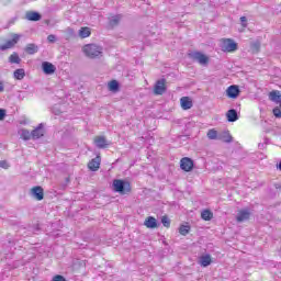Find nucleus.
<instances>
[{
  "instance_id": "16",
  "label": "nucleus",
  "mask_w": 281,
  "mask_h": 281,
  "mask_svg": "<svg viewBox=\"0 0 281 281\" xmlns=\"http://www.w3.org/2000/svg\"><path fill=\"white\" fill-rule=\"evenodd\" d=\"M180 104L183 111H188L192 106V99H190V97H182L180 99Z\"/></svg>"
},
{
  "instance_id": "29",
  "label": "nucleus",
  "mask_w": 281,
  "mask_h": 281,
  "mask_svg": "<svg viewBox=\"0 0 281 281\" xmlns=\"http://www.w3.org/2000/svg\"><path fill=\"white\" fill-rule=\"evenodd\" d=\"M26 54H36V52H38V46L34 45V44H29L25 48Z\"/></svg>"
},
{
  "instance_id": "33",
  "label": "nucleus",
  "mask_w": 281,
  "mask_h": 281,
  "mask_svg": "<svg viewBox=\"0 0 281 281\" xmlns=\"http://www.w3.org/2000/svg\"><path fill=\"white\" fill-rule=\"evenodd\" d=\"M161 223H162L164 227H170V218L164 216L161 218Z\"/></svg>"
},
{
  "instance_id": "6",
  "label": "nucleus",
  "mask_w": 281,
  "mask_h": 281,
  "mask_svg": "<svg viewBox=\"0 0 281 281\" xmlns=\"http://www.w3.org/2000/svg\"><path fill=\"white\" fill-rule=\"evenodd\" d=\"M154 93L156 95H164L166 93V79H160L156 82Z\"/></svg>"
},
{
  "instance_id": "26",
  "label": "nucleus",
  "mask_w": 281,
  "mask_h": 281,
  "mask_svg": "<svg viewBox=\"0 0 281 281\" xmlns=\"http://www.w3.org/2000/svg\"><path fill=\"white\" fill-rule=\"evenodd\" d=\"M15 80H23L25 78V69L20 68L13 72Z\"/></svg>"
},
{
  "instance_id": "40",
  "label": "nucleus",
  "mask_w": 281,
  "mask_h": 281,
  "mask_svg": "<svg viewBox=\"0 0 281 281\" xmlns=\"http://www.w3.org/2000/svg\"><path fill=\"white\" fill-rule=\"evenodd\" d=\"M277 168H278L279 170H281V160H280L279 164L277 165Z\"/></svg>"
},
{
  "instance_id": "32",
  "label": "nucleus",
  "mask_w": 281,
  "mask_h": 281,
  "mask_svg": "<svg viewBox=\"0 0 281 281\" xmlns=\"http://www.w3.org/2000/svg\"><path fill=\"white\" fill-rule=\"evenodd\" d=\"M122 20V15H114L110 18V25H117Z\"/></svg>"
},
{
  "instance_id": "25",
  "label": "nucleus",
  "mask_w": 281,
  "mask_h": 281,
  "mask_svg": "<svg viewBox=\"0 0 281 281\" xmlns=\"http://www.w3.org/2000/svg\"><path fill=\"white\" fill-rule=\"evenodd\" d=\"M9 63H11V65H20L21 64V57H19L18 53H13L9 57Z\"/></svg>"
},
{
  "instance_id": "5",
  "label": "nucleus",
  "mask_w": 281,
  "mask_h": 281,
  "mask_svg": "<svg viewBox=\"0 0 281 281\" xmlns=\"http://www.w3.org/2000/svg\"><path fill=\"white\" fill-rule=\"evenodd\" d=\"M190 58H192V60H196V63H199L200 65H207V63L210 61V58H207V56L203 53H199V52H193L189 54Z\"/></svg>"
},
{
  "instance_id": "15",
  "label": "nucleus",
  "mask_w": 281,
  "mask_h": 281,
  "mask_svg": "<svg viewBox=\"0 0 281 281\" xmlns=\"http://www.w3.org/2000/svg\"><path fill=\"white\" fill-rule=\"evenodd\" d=\"M269 100H271V102H276V104H279V106H281V94L280 91L278 90H273L269 93Z\"/></svg>"
},
{
  "instance_id": "9",
  "label": "nucleus",
  "mask_w": 281,
  "mask_h": 281,
  "mask_svg": "<svg viewBox=\"0 0 281 281\" xmlns=\"http://www.w3.org/2000/svg\"><path fill=\"white\" fill-rule=\"evenodd\" d=\"M226 95L227 98H232L233 100H236L238 95H240V89L238 86H231L226 89Z\"/></svg>"
},
{
  "instance_id": "35",
  "label": "nucleus",
  "mask_w": 281,
  "mask_h": 281,
  "mask_svg": "<svg viewBox=\"0 0 281 281\" xmlns=\"http://www.w3.org/2000/svg\"><path fill=\"white\" fill-rule=\"evenodd\" d=\"M0 168H3L4 170H8V168H10V164H8V161H5V160H1L0 161Z\"/></svg>"
},
{
  "instance_id": "20",
  "label": "nucleus",
  "mask_w": 281,
  "mask_h": 281,
  "mask_svg": "<svg viewBox=\"0 0 281 281\" xmlns=\"http://www.w3.org/2000/svg\"><path fill=\"white\" fill-rule=\"evenodd\" d=\"M220 142H225L226 144H231L232 142V134L229 132H222L218 134Z\"/></svg>"
},
{
  "instance_id": "39",
  "label": "nucleus",
  "mask_w": 281,
  "mask_h": 281,
  "mask_svg": "<svg viewBox=\"0 0 281 281\" xmlns=\"http://www.w3.org/2000/svg\"><path fill=\"white\" fill-rule=\"evenodd\" d=\"M3 92V82L0 81V93Z\"/></svg>"
},
{
  "instance_id": "42",
  "label": "nucleus",
  "mask_w": 281,
  "mask_h": 281,
  "mask_svg": "<svg viewBox=\"0 0 281 281\" xmlns=\"http://www.w3.org/2000/svg\"><path fill=\"white\" fill-rule=\"evenodd\" d=\"M54 113H55L56 115H58V112H55V110H54Z\"/></svg>"
},
{
  "instance_id": "11",
  "label": "nucleus",
  "mask_w": 281,
  "mask_h": 281,
  "mask_svg": "<svg viewBox=\"0 0 281 281\" xmlns=\"http://www.w3.org/2000/svg\"><path fill=\"white\" fill-rule=\"evenodd\" d=\"M32 139H41L43 135H45V128L43 127V123H41L37 127H35L32 132Z\"/></svg>"
},
{
  "instance_id": "37",
  "label": "nucleus",
  "mask_w": 281,
  "mask_h": 281,
  "mask_svg": "<svg viewBox=\"0 0 281 281\" xmlns=\"http://www.w3.org/2000/svg\"><path fill=\"white\" fill-rule=\"evenodd\" d=\"M240 23L244 27H247V18L246 16H241L240 18Z\"/></svg>"
},
{
  "instance_id": "28",
  "label": "nucleus",
  "mask_w": 281,
  "mask_h": 281,
  "mask_svg": "<svg viewBox=\"0 0 281 281\" xmlns=\"http://www.w3.org/2000/svg\"><path fill=\"white\" fill-rule=\"evenodd\" d=\"M108 89L109 91H117V89H120V83L117 82V80H112L109 82Z\"/></svg>"
},
{
  "instance_id": "19",
  "label": "nucleus",
  "mask_w": 281,
  "mask_h": 281,
  "mask_svg": "<svg viewBox=\"0 0 281 281\" xmlns=\"http://www.w3.org/2000/svg\"><path fill=\"white\" fill-rule=\"evenodd\" d=\"M27 21H41V13L36 11H29L26 12Z\"/></svg>"
},
{
  "instance_id": "34",
  "label": "nucleus",
  "mask_w": 281,
  "mask_h": 281,
  "mask_svg": "<svg viewBox=\"0 0 281 281\" xmlns=\"http://www.w3.org/2000/svg\"><path fill=\"white\" fill-rule=\"evenodd\" d=\"M272 113H273L274 117H281V110H280V108H274L272 110Z\"/></svg>"
},
{
  "instance_id": "4",
  "label": "nucleus",
  "mask_w": 281,
  "mask_h": 281,
  "mask_svg": "<svg viewBox=\"0 0 281 281\" xmlns=\"http://www.w3.org/2000/svg\"><path fill=\"white\" fill-rule=\"evenodd\" d=\"M21 35L12 34V38L7 41L5 44L0 46V52H5V49H12L19 43Z\"/></svg>"
},
{
  "instance_id": "2",
  "label": "nucleus",
  "mask_w": 281,
  "mask_h": 281,
  "mask_svg": "<svg viewBox=\"0 0 281 281\" xmlns=\"http://www.w3.org/2000/svg\"><path fill=\"white\" fill-rule=\"evenodd\" d=\"M220 47L227 54H234V52L238 50V43L232 38H222L220 40Z\"/></svg>"
},
{
  "instance_id": "31",
  "label": "nucleus",
  "mask_w": 281,
  "mask_h": 281,
  "mask_svg": "<svg viewBox=\"0 0 281 281\" xmlns=\"http://www.w3.org/2000/svg\"><path fill=\"white\" fill-rule=\"evenodd\" d=\"M209 139H218V132L216 130H210L206 134Z\"/></svg>"
},
{
  "instance_id": "8",
  "label": "nucleus",
  "mask_w": 281,
  "mask_h": 281,
  "mask_svg": "<svg viewBox=\"0 0 281 281\" xmlns=\"http://www.w3.org/2000/svg\"><path fill=\"white\" fill-rule=\"evenodd\" d=\"M180 167L182 170H184V172H190V170L194 168V162H192V159L186 157L180 160Z\"/></svg>"
},
{
  "instance_id": "38",
  "label": "nucleus",
  "mask_w": 281,
  "mask_h": 281,
  "mask_svg": "<svg viewBox=\"0 0 281 281\" xmlns=\"http://www.w3.org/2000/svg\"><path fill=\"white\" fill-rule=\"evenodd\" d=\"M5 119V110L0 109V122Z\"/></svg>"
},
{
  "instance_id": "41",
  "label": "nucleus",
  "mask_w": 281,
  "mask_h": 281,
  "mask_svg": "<svg viewBox=\"0 0 281 281\" xmlns=\"http://www.w3.org/2000/svg\"><path fill=\"white\" fill-rule=\"evenodd\" d=\"M259 148H265V144H259Z\"/></svg>"
},
{
  "instance_id": "18",
  "label": "nucleus",
  "mask_w": 281,
  "mask_h": 281,
  "mask_svg": "<svg viewBox=\"0 0 281 281\" xmlns=\"http://www.w3.org/2000/svg\"><path fill=\"white\" fill-rule=\"evenodd\" d=\"M18 133L21 139H23L24 142H30V139H32V132H30L29 130L22 128V130H19Z\"/></svg>"
},
{
  "instance_id": "21",
  "label": "nucleus",
  "mask_w": 281,
  "mask_h": 281,
  "mask_svg": "<svg viewBox=\"0 0 281 281\" xmlns=\"http://www.w3.org/2000/svg\"><path fill=\"white\" fill-rule=\"evenodd\" d=\"M80 38H89L91 36V29L89 26H83L79 30Z\"/></svg>"
},
{
  "instance_id": "30",
  "label": "nucleus",
  "mask_w": 281,
  "mask_h": 281,
  "mask_svg": "<svg viewBox=\"0 0 281 281\" xmlns=\"http://www.w3.org/2000/svg\"><path fill=\"white\" fill-rule=\"evenodd\" d=\"M179 234H181V236H188V234H190V226L189 225H181L179 227Z\"/></svg>"
},
{
  "instance_id": "7",
  "label": "nucleus",
  "mask_w": 281,
  "mask_h": 281,
  "mask_svg": "<svg viewBox=\"0 0 281 281\" xmlns=\"http://www.w3.org/2000/svg\"><path fill=\"white\" fill-rule=\"evenodd\" d=\"M250 216H251V211H249V209H244L238 211L236 221L237 223H245V221H249Z\"/></svg>"
},
{
  "instance_id": "27",
  "label": "nucleus",
  "mask_w": 281,
  "mask_h": 281,
  "mask_svg": "<svg viewBox=\"0 0 281 281\" xmlns=\"http://www.w3.org/2000/svg\"><path fill=\"white\" fill-rule=\"evenodd\" d=\"M250 50L252 54H258L260 52V41H255L250 44Z\"/></svg>"
},
{
  "instance_id": "10",
  "label": "nucleus",
  "mask_w": 281,
  "mask_h": 281,
  "mask_svg": "<svg viewBox=\"0 0 281 281\" xmlns=\"http://www.w3.org/2000/svg\"><path fill=\"white\" fill-rule=\"evenodd\" d=\"M31 196L36 199V201H43L45 193L41 187H34L31 189Z\"/></svg>"
},
{
  "instance_id": "36",
  "label": "nucleus",
  "mask_w": 281,
  "mask_h": 281,
  "mask_svg": "<svg viewBox=\"0 0 281 281\" xmlns=\"http://www.w3.org/2000/svg\"><path fill=\"white\" fill-rule=\"evenodd\" d=\"M47 41H48V43H56V35H54V34L48 35Z\"/></svg>"
},
{
  "instance_id": "22",
  "label": "nucleus",
  "mask_w": 281,
  "mask_h": 281,
  "mask_svg": "<svg viewBox=\"0 0 281 281\" xmlns=\"http://www.w3.org/2000/svg\"><path fill=\"white\" fill-rule=\"evenodd\" d=\"M226 117L228 122H236L238 120V112H236V110L234 109L228 110L226 113Z\"/></svg>"
},
{
  "instance_id": "3",
  "label": "nucleus",
  "mask_w": 281,
  "mask_h": 281,
  "mask_svg": "<svg viewBox=\"0 0 281 281\" xmlns=\"http://www.w3.org/2000/svg\"><path fill=\"white\" fill-rule=\"evenodd\" d=\"M113 188L114 192H119L120 194H128L131 192V183L123 180H114Z\"/></svg>"
},
{
  "instance_id": "17",
  "label": "nucleus",
  "mask_w": 281,
  "mask_h": 281,
  "mask_svg": "<svg viewBox=\"0 0 281 281\" xmlns=\"http://www.w3.org/2000/svg\"><path fill=\"white\" fill-rule=\"evenodd\" d=\"M94 144L97 148H106V146H109V142H106L104 136H97L94 138Z\"/></svg>"
},
{
  "instance_id": "12",
  "label": "nucleus",
  "mask_w": 281,
  "mask_h": 281,
  "mask_svg": "<svg viewBox=\"0 0 281 281\" xmlns=\"http://www.w3.org/2000/svg\"><path fill=\"white\" fill-rule=\"evenodd\" d=\"M42 69L44 71V74H46V76H52V74L56 72V66H54V64H52L49 61H44L42 64Z\"/></svg>"
},
{
  "instance_id": "23",
  "label": "nucleus",
  "mask_w": 281,
  "mask_h": 281,
  "mask_svg": "<svg viewBox=\"0 0 281 281\" xmlns=\"http://www.w3.org/2000/svg\"><path fill=\"white\" fill-rule=\"evenodd\" d=\"M201 267H210L212 265V257L210 255L202 256L200 258Z\"/></svg>"
},
{
  "instance_id": "14",
  "label": "nucleus",
  "mask_w": 281,
  "mask_h": 281,
  "mask_svg": "<svg viewBox=\"0 0 281 281\" xmlns=\"http://www.w3.org/2000/svg\"><path fill=\"white\" fill-rule=\"evenodd\" d=\"M144 225L148 229H156V227H159V225L157 224V218L153 216L147 217L144 222Z\"/></svg>"
},
{
  "instance_id": "13",
  "label": "nucleus",
  "mask_w": 281,
  "mask_h": 281,
  "mask_svg": "<svg viewBox=\"0 0 281 281\" xmlns=\"http://www.w3.org/2000/svg\"><path fill=\"white\" fill-rule=\"evenodd\" d=\"M100 161H102L100 156H97L88 164V168L92 170V172L100 170Z\"/></svg>"
},
{
  "instance_id": "24",
  "label": "nucleus",
  "mask_w": 281,
  "mask_h": 281,
  "mask_svg": "<svg viewBox=\"0 0 281 281\" xmlns=\"http://www.w3.org/2000/svg\"><path fill=\"white\" fill-rule=\"evenodd\" d=\"M201 218L203 221H212V218H214V213H212L210 210H204L201 213Z\"/></svg>"
},
{
  "instance_id": "1",
  "label": "nucleus",
  "mask_w": 281,
  "mask_h": 281,
  "mask_svg": "<svg viewBox=\"0 0 281 281\" xmlns=\"http://www.w3.org/2000/svg\"><path fill=\"white\" fill-rule=\"evenodd\" d=\"M82 52L88 58H100L104 49L98 44H87L82 47Z\"/></svg>"
}]
</instances>
